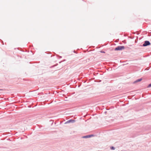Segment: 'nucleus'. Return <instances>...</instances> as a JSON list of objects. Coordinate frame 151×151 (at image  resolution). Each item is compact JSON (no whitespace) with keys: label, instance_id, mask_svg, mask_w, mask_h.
Segmentation results:
<instances>
[{"label":"nucleus","instance_id":"nucleus-9","mask_svg":"<svg viewBox=\"0 0 151 151\" xmlns=\"http://www.w3.org/2000/svg\"><path fill=\"white\" fill-rule=\"evenodd\" d=\"M103 52V53H104V52H103V51H102V52Z\"/></svg>","mask_w":151,"mask_h":151},{"label":"nucleus","instance_id":"nucleus-4","mask_svg":"<svg viewBox=\"0 0 151 151\" xmlns=\"http://www.w3.org/2000/svg\"><path fill=\"white\" fill-rule=\"evenodd\" d=\"M93 136V134L88 135H86L85 136H83L82 137V138H87L91 137Z\"/></svg>","mask_w":151,"mask_h":151},{"label":"nucleus","instance_id":"nucleus-5","mask_svg":"<svg viewBox=\"0 0 151 151\" xmlns=\"http://www.w3.org/2000/svg\"><path fill=\"white\" fill-rule=\"evenodd\" d=\"M142 80V78L139 79H137L136 81H135L134 82V83H137L138 82H140Z\"/></svg>","mask_w":151,"mask_h":151},{"label":"nucleus","instance_id":"nucleus-10","mask_svg":"<svg viewBox=\"0 0 151 151\" xmlns=\"http://www.w3.org/2000/svg\"><path fill=\"white\" fill-rule=\"evenodd\" d=\"M103 52V53H104V52H103V51H102V52Z\"/></svg>","mask_w":151,"mask_h":151},{"label":"nucleus","instance_id":"nucleus-8","mask_svg":"<svg viewBox=\"0 0 151 151\" xmlns=\"http://www.w3.org/2000/svg\"><path fill=\"white\" fill-rule=\"evenodd\" d=\"M3 90L2 89H0V91H2Z\"/></svg>","mask_w":151,"mask_h":151},{"label":"nucleus","instance_id":"nucleus-6","mask_svg":"<svg viewBox=\"0 0 151 151\" xmlns=\"http://www.w3.org/2000/svg\"><path fill=\"white\" fill-rule=\"evenodd\" d=\"M111 149L112 150H114L115 149V148L114 147H111Z\"/></svg>","mask_w":151,"mask_h":151},{"label":"nucleus","instance_id":"nucleus-2","mask_svg":"<svg viewBox=\"0 0 151 151\" xmlns=\"http://www.w3.org/2000/svg\"><path fill=\"white\" fill-rule=\"evenodd\" d=\"M150 45V42L146 40L144 42V43L142 45V46L144 47H145L147 46H148Z\"/></svg>","mask_w":151,"mask_h":151},{"label":"nucleus","instance_id":"nucleus-1","mask_svg":"<svg viewBox=\"0 0 151 151\" xmlns=\"http://www.w3.org/2000/svg\"><path fill=\"white\" fill-rule=\"evenodd\" d=\"M125 47L123 46H118L115 48V50H122L124 49Z\"/></svg>","mask_w":151,"mask_h":151},{"label":"nucleus","instance_id":"nucleus-3","mask_svg":"<svg viewBox=\"0 0 151 151\" xmlns=\"http://www.w3.org/2000/svg\"><path fill=\"white\" fill-rule=\"evenodd\" d=\"M75 122V120L73 119H71L67 121L65 124H67L70 123H73Z\"/></svg>","mask_w":151,"mask_h":151},{"label":"nucleus","instance_id":"nucleus-7","mask_svg":"<svg viewBox=\"0 0 151 151\" xmlns=\"http://www.w3.org/2000/svg\"><path fill=\"white\" fill-rule=\"evenodd\" d=\"M150 87H151V83L149 84L147 86L148 88H150Z\"/></svg>","mask_w":151,"mask_h":151}]
</instances>
